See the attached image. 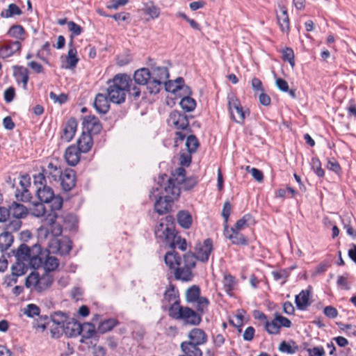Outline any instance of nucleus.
<instances>
[{
  "label": "nucleus",
  "mask_w": 356,
  "mask_h": 356,
  "mask_svg": "<svg viewBox=\"0 0 356 356\" xmlns=\"http://www.w3.org/2000/svg\"><path fill=\"white\" fill-rule=\"evenodd\" d=\"M24 33L25 30L21 25H13L8 31V35L17 39L18 40L24 39Z\"/></svg>",
  "instance_id": "obj_46"
},
{
  "label": "nucleus",
  "mask_w": 356,
  "mask_h": 356,
  "mask_svg": "<svg viewBox=\"0 0 356 356\" xmlns=\"http://www.w3.org/2000/svg\"><path fill=\"white\" fill-rule=\"evenodd\" d=\"M80 150L75 145H70L66 149L65 159L72 166L76 165L80 160Z\"/></svg>",
  "instance_id": "obj_25"
},
{
  "label": "nucleus",
  "mask_w": 356,
  "mask_h": 356,
  "mask_svg": "<svg viewBox=\"0 0 356 356\" xmlns=\"http://www.w3.org/2000/svg\"><path fill=\"white\" fill-rule=\"evenodd\" d=\"M129 82V76L124 74H116L112 80H109L107 95L110 102L118 104L123 103L125 101Z\"/></svg>",
  "instance_id": "obj_4"
},
{
  "label": "nucleus",
  "mask_w": 356,
  "mask_h": 356,
  "mask_svg": "<svg viewBox=\"0 0 356 356\" xmlns=\"http://www.w3.org/2000/svg\"><path fill=\"white\" fill-rule=\"evenodd\" d=\"M277 19L281 30L283 32H288L290 29V22L287 10L284 6H280V13L277 14Z\"/></svg>",
  "instance_id": "obj_30"
},
{
  "label": "nucleus",
  "mask_w": 356,
  "mask_h": 356,
  "mask_svg": "<svg viewBox=\"0 0 356 356\" xmlns=\"http://www.w3.org/2000/svg\"><path fill=\"white\" fill-rule=\"evenodd\" d=\"M77 51L72 45V42H70V48L67 55L65 57V62L62 64L61 67L65 69H73L76 67L79 58L76 57Z\"/></svg>",
  "instance_id": "obj_20"
},
{
  "label": "nucleus",
  "mask_w": 356,
  "mask_h": 356,
  "mask_svg": "<svg viewBox=\"0 0 356 356\" xmlns=\"http://www.w3.org/2000/svg\"><path fill=\"white\" fill-rule=\"evenodd\" d=\"M178 224L184 229H189L193 222L191 214L186 210H181L177 214Z\"/></svg>",
  "instance_id": "obj_31"
},
{
  "label": "nucleus",
  "mask_w": 356,
  "mask_h": 356,
  "mask_svg": "<svg viewBox=\"0 0 356 356\" xmlns=\"http://www.w3.org/2000/svg\"><path fill=\"white\" fill-rule=\"evenodd\" d=\"M185 145L187 151L190 153L196 152L199 143L197 138L194 135H190L186 138Z\"/></svg>",
  "instance_id": "obj_51"
},
{
  "label": "nucleus",
  "mask_w": 356,
  "mask_h": 356,
  "mask_svg": "<svg viewBox=\"0 0 356 356\" xmlns=\"http://www.w3.org/2000/svg\"><path fill=\"white\" fill-rule=\"evenodd\" d=\"M29 268H31V265L29 264L24 261H19L16 260L15 263L12 266L11 268L12 276L13 277V278L11 280V282L17 283V277L24 275Z\"/></svg>",
  "instance_id": "obj_24"
},
{
  "label": "nucleus",
  "mask_w": 356,
  "mask_h": 356,
  "mask_svg": "<svg viewBox=\"0 0 356 356\" xmlns=\"http://www.w3.org/2000/svg\"><path fill=\"white\" fill-rule=\"evenodd\" d=\"M170 126H174L177 129L190 130L187 116L177 111H172L168 119Z\"/></svg>",
  "instance_id": "obj_11"
},
{
  "label": "nucleus",
  "mask_w": 356,
  "mask_h": 356,
  "mask_svg": "<svg viewBox=\"0 0 356 356\" xmlns=\"http://www.w3.org/2000/svg\"><path fill=\"white\" fill-rule=\"evenodd\" d=\"M246 170L251 173L252 176L256 181H257L259 182H261L263 181V179H264L263 172L261 170H259V169L255 168H250V166H247Z\"/></svg>",
  "instance_id": "obj_61"
},
{
  "label": "nucleus",
  "mask_w": 356,
  "mask_h": 356,
  "mask_svg": "<svg viewBox=\"0 0 356 356\" xmlns=\"http://www.w3.org/2000/svg\"><path fill=\"white\" fill-rule=\"evenodd\" d=\"M227 101L232 119L235 122L242 124L245 119V112L243 111L240 101L234 95H228Z\"/></svg>",
  "instance_id": "obj_10"
},
{
  "label": "nucleus",
  "mask_w": 356,
  "mask_h": 356,
  "mask_svg": "<svg viewBox=\"0 0 356 356\" xmlns=\"http://www.w3.org/2000/svg\"><path fill=\"white\" fill-rule=\"evenodd\" d=\"M40 308L34 305L29 304L24 309V314H26L29 317H34L35 316H38L40 314Z\"/></svg>",
  "instance_id": "obj_58"
},
{
  "label": "nucleus",
  "mask_w": 356,
  "mask_h": 356,
  "mask_svg": "<svg viewBox=\"0 0 356 356\" xmlns=\"http://www.w3.org/2000/svg\"><path fill=\"white\" fill-rule=\"evenodd\" d=\"M312 168L316 174V175L319 177H323L325 175L324 170L321 168V161L316 157H314L312 159L311 161Z\"/></svg>",
  "instance_id": "obj_57"
},
{
  "label": "nucleus",
  "mask_w": 356,
  "mask_h": 356,
  "mask_svg": "<svg viewBox=\"0 0 356 356\" xmlns=\"http://www.w3.org/2000/svg\"><path fill=\"white\" fill-rule=\"evenodd\" d=\"M168 184H158L159 187L153 188L149 193L150 199H155L154 210L159 214L168 213L172 206L173 202L180 194V188L173 185L168 179Z\"/></svg>",
  "instance_id": "obj_2"
},
{
  "label": "nucleus",
  "mask_w": 356,
  "mask_h": 356,
  "mask_svg": "<svg viewBox=\"0 0 356 356\" xmlns=\"http://www.w3.org/2000/svg\"><path fill=\"white\" fill-rule=\"evenodd\" d=\"M9 210L10 216L17 219L25 218L29 213L25 206L15 202L9 206Z\"/></svg>",
  "instance_id": "obj_29"
},
{
  "label": "nucleus",
  "mask_w": 356,
  "mask_h": 356,
  "mask_svg": "<svg viewBox=\"0 0 356 356\" xmlns=\"http://www.w3.org/2000/svg\"><path fill=\"white\" fill-rule=\"evenodd\" d=\"M37 196L40 202L49 204L51 211L46 218L47 221L50 214H57L56 211L61 209L63 207V198L60 195H56L52 188L47 185L38 188Z\"/></svg>",
  "instance_id": "obj_6"
},
{
  "label": "nucleus",
  "mask_w": 356,
  "mask_h": 356,
  "mask_svg": "<svg viewBox=\"0 0 356 356\" xmlns=\"http://www.w3.org/2000/svg\"><path fill=\"white\" fill-rule=\"evenodd\" d=\"M195 302H197V311L195 312L196 313L200 314V316L202 317V314L204 313V311L207 309L209 301L206 297H201Z\"/></svg>",
  "instance_id": "obj_53"
},
{
  "label": "nucleus",
  "mask_w": 356,
  "mask_h": 356,
  "mask_svg": "<svg viewBox=\"0 0 356 356\" xmlns=\"http://www.w3.org/2000/svg\"><path fill=\"white\" fill-rule=\"evenodd\" d=\"M118 323L115 318H108L99 323L97 328V332L100 334H104L111 331Z\"/></svg>",
  "instance_id": "obj_42"
},
{
  "label": "nucleus",
  "mask_w": 356,
  "mask_h": 356,
  "mask_svg": "<svg viewBox=\"0 0 356 356\" xmlns=\"http://www.w3.org/2000/svg\"><path fill=\"white\" fill-rule=\"evenodd\" d=\"M295 302L298 309L305 310L310 305L309 291L302 290L298 295L296 296Z\"/></svg>",
  "instance_id": "obj_33"
},
{
  "label": "nucleus",
  "mask_w": 356,
  "mask_h": 356,
  "mask_svg": "<svg viewBox=\"0 0 356 356\" xmlns=\"http://www.w3.org/2000/svg\"><path fill=\"white\" fill-rule=\"evenodd\" d=\"M254 220L250 213L245 214L241 219L238 220L232 227L234 230L241 231L245 227L254 224Z\"/></svg>",
  "instance_id": "obj_38"
},
{
  "label": "nucleus",
  "mask_w": 356,
  "mask_h": 356,
  "mask_svg": "<svg viewBox=\"0 0 356 356\" xmlns=\"http://www.w3.org/2000/svg\"><path fill=\"white\" fill-rule=\"evenodd\" d=\"M42 265L44 272L51 273V272L57 269L59 262L58 259L54 256L47 255L44 261H42Z\"/></svg>",
  "instance_id": "obj_36"
},
{
  "label": "nucleus",
  "mask_w": 356,
  "mask_h": 356,
  "mask_svg": "<svg viewBox=\"0 0 356 356\" xmlns=\"http://www.w3.org/2000/svg\"><path fill=\"white\" fill-rule=\"evenodd\" d=\"M186 170L184 168L179 167L177 168L175 172L172 173V177H170L167 175L164 174L159 177L158 184H168V179L173 185L177 186L179 188V185L182 184L185 181Z\"/></svg>",
  "instance_id": "obj_12"
},
{
  "label": "nucleus",
  "mask_w": 356,
  "mask_h": 356,
  "mask_svg": "<svg viewBox=\"0 0 356 356\" xmlns=\"http://www.w3.org/2000/svg\"><path fill=\"white\" fill-rule=\"evenodd\" d=\"M95 333V327L91 323H85L81 328V334L83 339H89Z\"/></svg>",
  "instance_id": "obj_47"
},
{
  "label": "nucleus",
  "mask_w": 356,
  "mask_h": 356,
  "mask_svg": "<svg viewBox=\"0 0 356 356\" xmlns=\"http://www.w3.org/2000/svg\"><path fill=\"white\" fill-rule=\"evenodd\" d=\"M40 278V273L38 272H32L26 278L25 285L27 288L33 286L37 291Z\"/></svg>",
  "instance_id": "obj_48"
},
{
  "label": "nucleus",
  "mask_w": 356,
  "mask_h": 356,
  "mask_svg": "<svg viewBox=\"0 0 356 356\" xmlns=\"http://www.w3.org/2000/svg\"><path fill=\"white\" fill-rule=\"evenodd\" d=\"M197 259V258L196 254H194L192 252H188L184 255L183 266L192 269L195 267Z\"/></svg>",
  "instance_id": "obj_52"
},
{
  "label": "nucleus",
  "mask_w": 356,
  "mask_h": 356,
  "mask_svg": "<svg viewBox=\"0 0 356 356\" xmlns=\"http://www.w3.org/2000/svg\"><path fill=\"white\" fill-rule=\"evenodd\" d=\"M164 261L170 269H175L181 265V259L179 254L175 251L167 252L164 257Z\"/></svg>",
  "instance_id": "obj_32"
},
{
  "label": "nucleus",
  "mask_w": 356,
  "mask_h": 356,
  "mask_svg": "<svg viewBox=\"0 0 356 356\" xmlns=\"http://www.w3.org/2000/svg\"><path fill=\"white\" fill-rule=\"evenodd\" d=\"M180 348L184 355L186 356H202V351L199 346L195 345L191 342L183 341L180 344Z\"/></svg>",
  "instance_id": "obj_27"
},
{
  "label": "nucleus",
  "mask_w": 356,
  "mask_h": 356,
  "mask_svg": "<svg viewBox=\"0 0 356 356\" xmlns=\"http://www.w3.org/2000/svg\"><path fill=\"white\" fill-rule=\"evenodd\" d=\"M58 181L65 191H71L76 185V173L72 169H65Z\"/></svg>",
  "instance_id": "obj_13"
},
{
  "label": "nucleus",
  "mask_w": 356,
  "mask_h": 356,
  "mask_svg": "<svg viewBox=\"0 0 356 356\" xmlns=\"http://www.w3.org/2000/svg\"><path fill=\"white\" fill-rule=\"evenodd\" d=\"M307 352L309 353V356H323L325 355V350L323 347L308 348Z\"/></svg>",
  "instance_id": "obj_64"
},
{
  "label": "nucleus",
  "mask_w": 356,
  "mask_h": 356,
  "mask_svg": "<svg viewBox=\"0 0 356 356\" xmlns=\"http://www.w3.org/2000/svg\"><path fill=\"white\" fill-rule=\"evenodd\" d=\"M16 198L22 202H28L31 198V195L28 188L17 189L15 191Z\"/></svg>",
  "instance_id": "obj_56"
},
{
  "label": "nucleus",
  "mask_w": 356,
  "mask_h": 356,
  "mask_svg": "<svg viewBox=\"0 0 356 356\" xmlns=\"http://www.w3.org/2000/svg\"><path fill=\"white\" fill-rule=\"evenodd\" d=\"M151 81L147 86V90L150 94L159 92L161 86L169 77L168 70L166 67H155L150 72Z\"/></svg>",
  "instance_id": "obj_9"
},
{
  "label": "nucleus",
  "mask_w": 356,
  "mask_h": 356,
  "mask_svg": "<svg viewBox=\"0 0 356 356\" xmlns=\"http://www.w3.org/2000/svg\"><path fill=\"white\" fill-rule=\"evenodd\" d=\"M266 330L270 334H277L280 333V325H278L276 320L274 318L273 321L269 322L266 321L265 322Z\"/></svg>",
  "instance_id": "obj_54"
},
{
  "label": "nucleus",
  "mask_w": 356,
  "mask_h": 356,
  "mask_svg": "<svg viewBox=\"0 0 356 356\" xmlns=\"http://www.w3.org/2000/svg\"><path fill=\"white\" fill-rule=\"evenodd\" d=\"M13 76L16 80V81L19 83H22V87L24 90L27 88V83L29 81V70L27 68L20 66V65H14L13 67Z\"/></svg>",
  "instance_id": "obj_18"
},
{
  "label": "nucleus",
  "mask_w": 356,
  "mask_h": 356,
  "mask_svg": "<svg viewBox=\"0 0 356 356\" xmlns=\"http://www.w3.org/2000/svg\"><path fill=\"white\" fill-rule=\"evenodd\" d=\"M31 213L37 218L44 216L46 213V208L44 205V202L40 201L39 202L34 203L33 208L31 209Z\"/></svg>",
  "instance_id": "obj_49"
},
{
  "label": "nucleus",
  "mask_w": 356,
  "mask_h": 356,
  "mask_svg": "<svg viewBox=\"0 0 356 356\" xmlns=\"http://www.w3.org/2000/svg\"><path fill=\"white\" fill-rule=\"evenodd\" d=\"M282 56L284 60L289 62L290 65L293 67L295 65L293 51L291 48H286L282 51Z\"/></svg>",
  "instance_id": "obj_59"
},
{
  "label": "nucleus",
  "mask_w": 356,
  "mask_h": 356,
  "mask_svg": "<svg viewBox=\"0 0 356 356\" xmlns=\"http://www.w3.org/2000/svg\"><path fill=\"white\" fill-rule=\"evenodd\" d=\"M83 124L88 130V132L92 131L95 134H97L102 129L99 120L94 115L86 116L83 119Z\"/></svg>",
  "instance_id": "obj_28"
},
{
  "label": "nucleus",
  "mask_w": 356,
  "mask_h": 356,
  "mask_svg": "<svg viewBox=\"0 0 356 356\" xmlns=\"http://www.w3.org/2000/svg\"><path fill=\"white\" fill-rule=\"evenodd\" d=\"M77 127V123L74 118L69 119L63 130L61 139L70 142L74 137Z\"/></svg>",
  "instance_id": "obj_21"
},
{
  "label": "nucleus",
  "mask_w": 356,
  "mask_h": 356,
  "mask_svg": "<svg viewBox=\"0 0 356 356\" xmlns=\"http://www.w3.org/2000/svg\"><path fill=\"white\" fill-rule=\"evenodd\" d=\"M92 138L90 132H83L81 136L77 140V146H76L81 152L86 153L91 149L92 146Z\"/></svg>",
  "instance_id": "obj_23"
},
{
  "label": "nucleus",
  "mask_w": 356,
  "mask_h": 356,
  "mask_svg": "<svg viewBox=\"0 0 356 356\" xmlns=\"http://www.w3.org/2000/svg\"><path fill=\"white\" fill-rule=\"evenodd\" d=\"M200 298V289L197 285H193L186 291V300L188 302H195Z\"/></svg>",
  "instance_id": "obj_40"
},
{
  "label": "nucleus",
  "mask_w": 356,
  "mask_h": 356,
  "mask_svg": "<svg viewBox=\"0 0 356 356\" xmlns=\"http://www.w3.org/2000/svg\"><path fill=\"white\" fill-rule=\"evenodd\" d=\"M179 104L181 108L186 112L193 111L196 106V102L195 99L188 96L183 97L181 99Z\"/></svg>",
  "instance_id": "obj_45"
},
{
  "label": "nucleus",
  "mask_w": 356,
  "mask_h": 356,
  "mask_svg": "<svg viewBox=\"0 0 356 356\" xmlns=\"http://www.w3.org/2000/svg\"><path fill=\"white\" fill-rule=\"evenodd\" d=\"M188 337L189 340L188 342H191L192 343L201 346L207 341V335L205 332L200 328H193L192 329L188 334Z\"/></svg>",
  "instance_id": "obj_17"
},
{
  "label": "nucleus",
  "mask_w": 356,
  "mask_h": 356,
  "mask_svg": "<svg viewBox=\"0 0 356 356\" xmlns=\"http://www.w3.org/2000/svg\"><path fill=\"white\" fill-rule=\"evenodd\" d=\"M13 252L16 260L29 264L32 268L36 269L42 266L44 257L41 247L38 243L31 247L22 243Z\"/></svg>",
  "instance_id": "obj_5"
},
{
  "label": "nucleus",
  "mask_w": 356,
  "mask_h": 356,
  "mask_svg": "<svg viewBox=\"0 0 356 356\" xmlns=\"http://www.w3.org/2000/svg\"><path fill=\"white\" fill-rule=\"evenodd\" d=\"M161 308L168 310V316L172 314L180 306L179 293L176 286L170 283L166 287L161 300Z\"/></svg>",
  "instance_id": "obj_7"
},
{
  "label": "nucleus",
  "mask_w": 356,
  "mask_h": 356,
  "mask_svg": "<svg viewBox=\"0 0 356 356\" xmlns=\"http://www.w3.org/2000/svg\"><path fill=\"white\" fill-rule=\"evenodd\" d=\"M278 350L282 353L293 354L298 351V346L293 340L289 341H282L279 345Z\"/></svg>",
  "instance_id": "obj_39"
},
{
  "label": "nucleus",
  "mask_w": 356,
  "mask_h": 356,
  "mask_svg": "<svg viewBox=\"0 0 356 356\" xmlns=\"http://www.w3.org/2000/svg\"><path fill=\"white\" fill-rule=\"evenodd\" d=\"M63 222L66 225V228L70 229H74L77 225L76 216L73 213H67L63 218Z\"/></svg>",
  "instance_id": "obj_55"
},
{
  "label": "nucleus",
  "mask_w": 356,
  "mask_h": 356,
  "mask_svg": "<svg viewBox=\"0 0 356 356\" xmlns=\"http://www.w3.org/2000/svg\"><path fill=\"white\" fill-rule=\"evenodd\" d=\"M21 47V42L19 40L8 42L4 45L0 46V57L6 58L11 56L15 52L19 51Z\"/></svg>",
  "instance_id": "obj_16"
},
{
  "label": "nucleus",
  "mask_w": 356,
  "mask_h": 356,
  "mask_svg": "<svg viewBox=\"0 0 356 356\" xmlns=\"http://www.w3.org/2000/svg\"><path fill=\"white\" fill-rule=\"evenodd\" d=\"M21 14V9L16 4L10 3L7 9L1 11V16L4 18H9L15 15H20Z\"/></svg>",
  "instance_id": "obj_44"
},
{
  "label": "nucleus",
  "mask_w": 356,
  "mask_h": 356,
  "mask_svg": "<svg viewBox=\"0 0 356 356\" xmlns=\"http://www.w3.org/2000/svg\"><path fill=\"white\" fill-rule=\"evenodd\" d=\"M174 275L176 280L183 282H188L192 279L191 269L181 265L175 269Z\"/></svg>",
  "instance_id": "obj_34"
},
{
  "label": "nucleus",
  "mask_w": 356,
  "mask_h": 356,
  "mask_svg": "<svg viewBox=\"0 0 356 356\" xmlns=\"http://www.w3.org/2000/svg\"><path fill=\"white\" fill-rule=\"evenodd\" d=\"M213 250V242L211 238H207L202 244H199L196 247V253L197 260L202 262L208 261L209 255Z\"/></svg>",
  "instance_id": "obj_14"
},
{
  "label": "nucleus",
  "mask_w": 356,
  "mask_h": 356,
  "mask_svg": "<svg viewBox=\"0 0 356 356\" xmlns=\"http://www.w3.org/2000/svg\"><path fill=\"white\" fill-rule=\"evenodd\" d=\"M223 286L227 293H231L236 285L234 277L230 274L225 275L222 280Z\"/></svg>",
  "instance_id": "obj_50"
},
{
  "label": "nucleus",
  "mask_w": 356,
  "mask_h": 356,
  "mask_svg": "<svg viewBox=\"0 0 356 356\" xmlns=\"http://www.w3.org/2000/svg\"><path fill=\"white\" fill-rule=\"evenodd\" d=\"M172 319L181 321L184 324L189 325H198L202 321L200 314L188 307L180 305L172 314L169 316Z\"/></svg>",
  "instance_id": "obj_8"
},
{
  "label": "nucleus",
  "mask_w": 356,
  "mask_h": 356,
  "mask_svg": "<svg viewBox=\"0 0 356 356\" xmlns=\"http://www.w3.org/2000/svg\"><path fill=\"white\" fill-rule=\"evenodd\" d=\"M69 316L66 313L62 312H55L51 315V323L53 325L64 326L65 322L68 321Z\"/></svg>",
  "instance_id": "obj_41"
},
{
  "label": "nucleus",
  "mask_w": 356,
  "mask_h": 356,
  "mask_svg": "<svg viewBox=\"0 0 356 356\" xmlns=\"http://www.w3.org/2000/svg\"><path fill=\"white\" fill-rule=\"evenodd\" d=\"M81 325L74 318H68L63 326V334L67 337H75L81 334Z\"/></svg>",
  "instance_id": "obj_19"
},
{
  "label": "nucleus",
  "mask_w": 356,
  "mask_h": 356,
  "mask_svg": "<svg viewBox=\"0 0 356 356\" xmlns=\"http://www.w3.org/2000/svg\"><path fill=\"white\" fill-rule=\"evenodd\" d=\"M166 220L170 222L171 225H168L161 222L156 225L154 230L156 237L162 239L171 248L174 249L177 247L181 250H185L186 249V241L175 234L173 226V217L168 216H166Z\"/></svg>",
  "instance_id": "obj_3"
},
{
  "label": "nucleus",
  "mask_w": 356,
  "mask_h": 356,
  "mask_svg": "<svg viewBox=\"0 0 356 356\" xmlns=\"http://www.w3.org/2000/svg\"><path fill=\"white\" fill-rule=\"evenodd\" d=\"M134 79L136 83L147 86L151 81L150 71L145 67L138 69L134 74Z\"/></svg>",
  "instance_id": "obj_26"
},
{
  "label": "nucleus",
  "mask_w": 356,
  "mask_h": 356,
  "mask_svg": "<svg viewBox=\"0 0 356 356\" xmlns=\"http://www.w3.org/2000/svg\"><path fill=\"white\" fill-rule=\"evenodd\" d=\"M63 171L60 168L54 165L52 163H49L47 165V170L46 174H47V178L50 181H58L61 177Z\"/></svg>",
  "instance_id": "obj_37"
},
{
  "label": "nucleus",
  "mask_w": 356,
  "mask_h": 356,
  "mask_svg": "<svg viewBox=\"0 0 356 356\" xmlns=\"http://www.w3.org/2000/svg\"><path fill=\"white\" fill-rule=\"evenodd\" d=\"M13 242V235L8 232H5L0 234V251L7 250Z\"/></svg>",
  "instance_id": "obj_43"
},
{
  "label": "nucleus",
  "mask_w": 356,
  "mask_h": 356,
  "mask_svg": "<svg viewBox=\"0 0 356 356\" xmlns=\"http://www.w3.org/2000/svg\"><path fill=\"white\" fill-rule=\"evenodd\" d=\"M58 218V214H50L47 225L38 229V236L40 240L49 239L47 245L52 252L65 255L72 249L71 241L67 237L58 238L63 232L61 225L56 222Z\"/></svg>",
  "instance_id": "obj_1"
},
{
  "label": "nucleus",
  "mask_w": 356,
  "mask_h": 356,
  "mask_svg": "<svg viewBox=\"0 0 356 356\" xmlns=\"http://www.w3.org/2000/svg\"><path fill=\"white\" fill-rule=\"evenodd\" d=\"M54 282L53 275L48 272H43L40 275L37 291L42 292L51 286Z\"/></svg>",
  "instance_id": "obj_35"
},
{
  "label": "nucleus",
  "mask_w": 356,
  "mask_h": 356,
  "mask_svg": "<svg viewBox=\"0 0 356 356\" xmlns=\"http://www.w3.org/2000/svg\"><path fill=\"white\" fill-rule=\"evenodd\" d=\"M93 105L96 111L101 114L106 113L110 107L106 95L102 93H98L95 96Z\"/></svg>",
  "instance_id": "obj_22"
},
{
  "label": "nucleus",
  "mask_w": 356,
  "mask_h": 356,
  "mask_svg": "<svg viewBox=\"0 0 356 356\" xmlns=\"http://www.w3.org/2000/svg\"><path fill=\"white\" fill-rule=\"evenodd\" d=\"M129 88H127V92H128L130 95L133 96L134 99H138L140 95V90L136 85L132 83V80L130 79V82L129 83Z\"/></svg>",
  "instance_id": "obj_62"
},
{
  "label": "nucleus",
  "mask_w": 356,
  "mask_h": 356,
  "mask_svg": "<svg viewBox=\"0 0 356 356\" xmlns=\"http://www.w3.org/2000/svg\"><path fill=\"white\" fill-rule=\"evenodd\" d=\"M224 234L226 238H229L234 245H246L248 239L240 232L231 228L229 229L227 225H225Z\"/></svg>",
  "instance_id": "obj_15"
},
{
  "label": "nucleus",
  "mask_w": 356,
  "mask_h": 356,
  "mask_svg": "<svg viewBox=\"0 0 356 356\" xmlns=\"http://www.w3.org/2000/svg\"><path fill=\"white\" fill-rule=\"evenodd\" d=\"M275 319L278 325H280V327H290L292 325L291 321L289 318L284 317L277 313L275 314Z\"/></svg>",
  "instance_id": "obj_60"
},
{
  "label": "nucleus",
  "mask_w": 356,
  "mask_h": 356,
  "mask_svg": "<svg viewBox=\"0 0 356 356\" xmlns=\"http://www.w3.org/2000/svg\"><path fill=\"white\" fill-rule=\"evenodd\" d=\"M145 12L152 19H155L159 16L160 9L157 6L152 4L146 8Z\"/></svg>",
  "instance_id": "obj_63"
}]
</instances>
